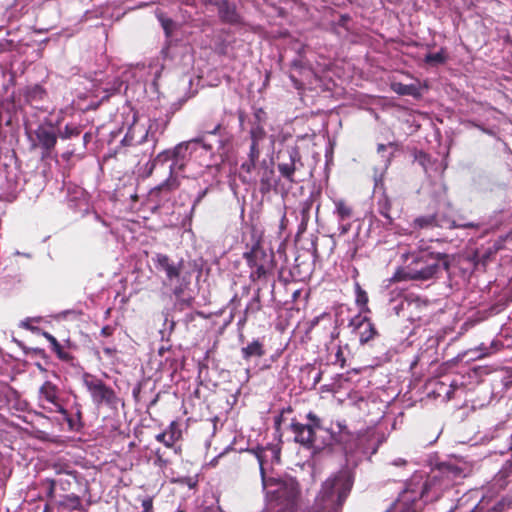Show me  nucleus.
I'll return each instance as SVG.
<instances>
[{"label":"nucleus","instance_id":"obj_7","mask_svg":"<svg viewBox=\"0 0 512 512\" xmlns=\"http://www.w3.org/2000/svg\"><path fill=\"white\" fill-rule=\"evenodd\" d=\"M83 384L89 392L92 402L96 406L105 405L109 408H116L119 398L114 389L108 386L102 379L91 373L83 374Z\"/></svg>","mask_w":512,"mask_h":512},{"label":"nucleus","instance_id":"obj_26","mask_svg":"<svg viewBox=\"0 0 512 512\" xmlns=\"http://www.w3.org/2000/svg\"><path fill=\"white\" fill-rule=\"evenodd\" d=\"M377 210L380 215L388 220V223L391 224L393 222V216L391 214L392 211V200L391 198L383 193L377 202Z\"/></svg>","mask_w":512,"mask_h":512},{"label":"nucleus","instance_id":"obj_31","mask_svg":"<svg viewBox=\"0 0 512 512\" xmlns=\"http://www.w3.org/2000/svg\"><path fill=\"white\" fill-rule=\"evenodd\" d=\"M500 245L495 243L493 247L488 248L483 253H476L475 259H476V265L481 264L482 266H486L487 263L491 260V257L494 256L497 251L500 249Z\"/></svg>","mask_w":512,"mask_h":512},{"label":"nucleus","instance_id":"obj_9","mask_svg":"<svg viewBox=\"0 0 512 512\" xmlns=\"http://www.w3.org/2000/svg\"><path fill=\"white\" fill-rule=\"evenodd\" d=\"M277 169L280 176L290 184H296L297 171L304 167L300 150L297 146H286L277 153Z\"/></svg>","mask_w":512,"mask_h":512},{"label":"nucleus","instance_id":"obj_24","mask_svg":"<svg viewBox=\"0 0 512 512\" xmlns=\"http://www.w3.org/2000/svg\"><path fill=\"white\" fill-rule=\"evenodd\" d=\"M260 146L258 143H250L248 159L241 164V170L247 174H251L256 168V164L260 157Z\"/></svg>","mask_w":512,"mask_h":512},{"label":"nucleus","instance_id":"obj_42","mask_svg":"<svg viewBox=\"0 0 512 512\" xmlns=\"http://www.w3.org/2000/svg\"><path fill=\"white\" fill-rule=\"evenodd\" d=\"M141 506L143 508V512H154L153 499L151 497L144 498L141 502Z\"/></svg>","mask_w":512,"mask_h":512},{"label":"nucleus","instance_id":"obj_15","mask_svg":"<svg viewBox=\"0 0 512 512\" xmlns=\"http://www.w3.org/2000/svg\"><path fill=\"white\" fill-rule=\"evenodd\" d=\"M38 398L40 402H46L55 407V411L66 414V409L60 404L59 388L51 381H45L39 388Z\"/></svg>","mask_w":512,"mask_h":512},{"label":"nucleus","instance_id":"obj_5","mask_svg":"<svg viewBox=\"0 0 512 512\" xmlns=\"http://www.w3.org/2000/svg\"><path fill=\"white\" fill-rule=\"evenodd\" d=\"M243 258L251 270L249 278L252 282L267 279L274 268V254L267 253L258 239L244 252Z\"/></svg>","mask_w":512,"mask_h":512},{"label":"nucleus","instance_id":"obj_32","mask_svg":"<svg viewBox=\"0 0 512 512\" xmlns=\"http://www.w3.org/2000/svg\"><path fill=\"white\" fill-rule=\"evenodd\" d=\"M261 300H260V289L257 290L255 296L251 299L245 309V318L246 320L248 314H255L261 310Z\"/></svg>","mask_w":512,"mask_h":512},{"label":"nucleus","instance_id":"obj_50","mask_svg":"<svg viewBox=\"0 0 512 512\" xmlns=\"http://www.w3.org/2000/svg\"><path fill=\"white\" fill-rule=\"evenodd\" d=\"M208 188H205L204 190H201L199 193H198V196L196 197V199L194 200V203H193V209L200 204V202L203 200V198L207 195L208 193Z\"/></svg>","mask_w":512,"mask_h":512},{"label":"nucleus","instance_id":"obj_45","mask_svg":"<svg viewBox=\"0 0 512 512\" xmlns=\"http://www.w3.org/2000/svg\"><path fill=\"white\" fill-rule=\"evenodd\" d=\"M114 331H115L114 327H112L110 325H106V326L102 327L100 334L103 337H110L113 335Z\"/></svg>","mask_w":512,"mask_h":512},{"label":"nucleus","instance_id":"obj_53","mask_svg":"<svg viewBox=\"0 0 512 512\" xmlns=\"http://www.w3.org/2000/svg\"><path fill=\"white\" fill-rule=\"evenodd\" d=\"M225 0H204L205 4L216 6L217 9L222 5Z\"/></svg>","mask_w":512,"mask_h":512},{"label":"nucleus","instance_id":"obj_22","mask_svg":"<svg viewBox=\"0 0 512 512\" xmlns=\"http://www.w3.org/2000/svg\"><path fill=\"white\" fill-rule=\"evenodd\" d=\"M260 192L265 194L268 193L273 186L274 170L269 167L266 161H263L260 169Z\"/></svg>","mask_w":512,"mask_h":512},{"label":"nucleus","instance_id":"obj_29","mask_svg":"<svg viewBox=\"0 0 512 512\" xmlns=\"http://www.w3.org/2000/svg\"><path fill=\"white\" fill-rule=\"evenodd\" d=\"M319 324H322L323 328H330L332 327V317L329 313H322L319 316L313 318L308 323V330L307 332H312Z\"/></svg>","mask_w":512,"mask_h":512},{"label":"nucleus","instance_id":"obj_23","mask_svg":"<svg viewBox=\"0 0 512 512\" xmlns=\"http://www.w3.org/2000/svg\"><path fill=\"white\" fill-rule=\"evenodd\" d=\"M436 226H437V219H436V216H434V213L429 214V215L418 216L410 224V227L412 228V232L431 230V229L436 228Z\"/></svg>","mask_w":512,"mask_h":512},{"label":"nucleus","instance_id":"obj_54","mask_svg":"<svg viewBox=\"0 0 512 512\" xmlns=\"http://www.w3.org/2000/svg\"><path fill=\"white\" fill-rule=\"evenodd\" d=\"M91 139H92L91 133L87 132L83 135L82 140H83L84 148H86V146L90 143Z\"/></svg>","mask_w":512,"mask_h":512},{"label":"nucleus","instance_id":"obj_59","mask_svg":"<svg viewBox=\"0 0 512 512\" xmlns=\"http://www.w3.org/2000/svg\"><path fill=\"white\" fill-rule=\"evenodd\" d=\"M491 346L495 347V351H497V350H499V346H502V344L492 341Z\"/></svg>","mask_w":512,"mask_h":512},{"label":"nucleus","instance_id":"obj_41","mask_svg":"<svg viewBox=\"0 0 512 512\" xmlns=\"http://www.w3.org/2000/svg\"><path fill=\"white\" fill-rule=\"evenodd\" d=\"M62 415L64 416V419L66 420L70 430L78 431L82 427V424L78 423L72 416H70L67 410L66 414Z\"/></svg>","mask_w":512,"mask_h":512},{"label":"nucleus","instance_id":"obj_11","mask_svg":"<svg viewBox=\"0 0 512 512\" xmlns=\"http://www.w3.org/2000/svg\"><path fill=\"white\" fill-rule=\"evenodd\" d=\"M350 326L354 333L358 336L361 345H365L378 336L375 324L370 318L361 314L356 315L350 321Z\"/></svg>","mask_w":512,"mask_h":512},{"label":"nucleus","instance_id":"obj_19","mask_svg":"<svg viewBox=\"0 0 512 512\" xmlns=\"http://www.w3.org/2000/svg\"><path fill=\"white\" fill-rule=\"evenodd\" d=\"M21 94L24 97V101L35 108H40L39 104L48 97L46 89L40 84L26 86Z\"/></svg>","mask_w":512,"mask_h":512},{"label":"nucleus","instance_id":"obj_64","mask_svg":"<svg viewBox=\"0 0 512 512\" xmlns=\"http://www.w3.org/2000/svg\"><path fill=\"white\" fill-rule=\"evenodd\" d=\"M23 326L26 328H30L26 323H23Z\"/></svg>","mask_w":512,"mask_h":512},{"label":"nucleus","instance_id":"obj_27","mask_svg":"<svg viewBox=\"0 0 512 512\" xmlns=\"http://www.w3.org/2000/svg\"><path fill=\"white\" fill-rule=\"evenodd\" d=\"M83 125L67 123L63 129L59 130V138L61 140H68L72 138L79 137L83 132Z\"/></svg>","mask_w":512,"mask_h":512},{"label":"nucleus","instance_id":"obj_55","mask_svg":"<svg viewBox=\"0 0 512 512\" xmlns=\"http://www.w3.org/2000/svg\"><path fill=\"white\" fill-rule=\"evenodd\" d=\"M75 150L71 149L65 153L62 154V158L65 160H69L74 155Z\"/></svg>","mask_w":512,"mask_h":512},{"label":"nucleus","instance_id":"obj_30","mask_svg":"<svg viewBox=\"0 0 512 512\" xmlns=\"http://www.w3.org/2000/svg\"><path fill=\"white\" fill-rule=\"evenodd\" d=\"M447 60L448 54L445 48H441L437 53H428L424 58V62L429 65H441Z\"/></svg>","mask_w":512,"mask_h":512},{"label":"nucleus","instance_id":"obj_34","mask_svg":"<svg viewBox=\"0 0 512 512\" xmlns=\"http://www.w3.org/2000/svg\"><path fill=\"white\" fill-rule=\"evenodd\" d=\"M182 293H183V287L181 285L176 286L173 290V294L177 298V305H179L181 310H183L185 308H189L193 304V298L192 297L181 298Z\"/></svg>","mask_w":512,"mask_h":512},{"label":"nucleus","instance_id":"obj_43","mask_svg":"<svg viewBox=\"0 0 512 512\" xmlns=\"http://www.w3.org/2000/svg\"><path fill=\"white\" fill-rule=\"evenodd\" d=\"M359 246L354 243L346 252V255L350 261L355 260L357 253H358Z\"/></svg>","mask_w":512,"mask_h":512},{"label":"nucleus","instance_id":"obj_3","mask_svg":"<svg viewBox=\"0 0 512 512\" xmlns=\"http://www.w3.org/2000/svg\"><path fill=\"white\" fill-rule=\"evenodd\" d=\"M405 265L398 268L392 280L400 281H427L432 279L442 268L447 271L450 268L449 256L441 252L420 250L403 254Z\"/></svg>","mask_w":512,"mask_h":512},{"label":"nucleus","instance_id":"obj_33","mask_svg":"<svg viewBox=\"0 0 512 512\" xmlns=\"http://www.w3.org/2000/svg\"><path fill=\"white\" fill-rule=\"evenodd\" d=\"M434 216H436V219H437L436 228H444V229H455L456 228V222L453 219H451V217L447 216L446 214L434 213Z\"/></svg>","mask_w":512,"mask_h":512},{"label":"nucleus","instance_id":"obj_39","mask_svg":"<svg viewBox=\"0 0 512 512\" xmlns=\"http://www.w3.org/2000/svg\"><path fill=\"white\" fill-rule=\"evenodd\" d=\"M168 464H169V460L164 458V455L160 449H156L154 465L159 468H165V467H167Z\"/></svg>","mask_w":512,"mask_h":512},{"label":"nucleus","instance_id":"obj_48","mask_svg":"<svg viewBox=\"0 0 512 512\" xmlns=\"http://www.w3.org/2000/svg\"><path fill=\"white\" fill-rule=\"evenodd\" d=\"M56 481H57V486H59L62 491L66 492L70 489L71 482L69 480L59 479Z\"/></svg>","mask_w":512,"mask_h":512},{"label":"nucleus","instance_id":"obj_60","mask_svg":"<svg viewBox=\"0 0 512 512\" xmlns=\"http://www.w3.org/2000/svg\"><path fill=\"white\" fill-rule=\"evenodd\" d=\"M310 209V205L309 204H306V207L303 208V213H307Z\"/></svg>","mask_w":512,"mask_h":512},{"label":"nucleus","instance_id":"obj_13","mask_svg":"<svg viewBox=\"0 0 512 512\" xmlns=\"http://www.w3.org/2000/svg\"><path fill=\"white\" fill-rule=\"evenodd\" d=\"M182 438L181 425L176 420L172 421L163 432L155 436L156 441L162 443L167 448L173 449L176 454L182 453L181 446H176V443L182 440Z\"/></svg>","mask_w":512,"mask_h":512},{"label":"nucleus","instance_id":"obj_17","mask_svg":"<svg viewBox=\"0 0 512 512\" xmlns=\"http://www.w3.org/2000/svg\"><path fill=\"white\" fill-rule=\"evenodd\" d=\"M218 16L221 22L229 25H243L244 21L242 16L237 10L235 3L225 0L218 9Z\"/></svg>","mask_w":512,"mask_h":512},{"label":"nucleus","instance_id":"obj_21","mask_svg":"<svg viewBox=\"0 0 512 512\" xmlns=\"http://www.w3.org/2000/svg\"><path fill=\"white\" fill-rule=\"evenodd\" d=\"M338 222H345L351 220L355 215L354 207L351 203L344 199H336L333 201Z\"/></svg>","mask_w":512,"mask_h":512},{"label":"nucleus","instance_id":"obj_57","mask_svg":"<svg viewBox=\"0 0 512 512\" xmlns=\"http://www.w3.org/2000/svg\"><path fill=\"white\" fill-rule=\"evenodd\" d=\"M386 147L387 146L385 144H378V146H377L378 153L384 152L386 150Z\"/></svg>","mask_w":512,"mask_h":512},{"label":"nucleus","instance_id":"obj_35","mask_svg":"<svg viewBox=\"0 0 512 512\" xmlns=\"http://www.w3.org/2000/svg\"><path fill=\"white\" fill-rule=\"evenodd\" d=\"M249 135L251 142L260 144V142L264 140L266 132L263 126L258 123L252 126Z\"/></svg>","mask_w":512,"mask_h":512},{"label":"nucleus","instance_id":"obj_18","mask_svg":"<svg viewBox=\"0 0 512 512\" xmlns=\"http://www.w3.org/2000/svg\"><path fill=\"white\" fill-rule=\"evenodd\" d=\"M55 505L58 512H88L80 496L73 493L63 495Z\"/></svg>","mask_w":512,"mask_h":512},{"label":"nucleus","instance_id":"obj_46","mask_svg":"<svg viewBox=\"0 0 512 512\" xmlns=\"http://www.w3.org/2000/svg\"><path fill=\"white\" fill-rule=\"evenodd\" d=\"M340 225H339V232H340V235H345L349 232V230L351 229V223L349 221H345V222H339Z\"/></svg>","mask_w":512,"mask_h":512},{"label":"nucleus","instance_id":"obj_16","mask_svg":"<svg viewBox=\"0 0 512 512\" xmlns=\"http://www.w3.org/2000/svg\"><path fill=\"white\" fill-rule=\"evenodd\" d=\"M399 308L407 312V316L411 321H421L425 316V314H422V310L427 309V302L417 296L408 295L401 301Z\"/></svg>","mask_w":512,"mask_h":512},{"label":"nucleus","instance_id":"obj_58","mask_svg":"<svg viewBox=\"0 0 512 512\" xmlns=\"http://www.w3.org/2000/svg\"><path fill=\"white\" fill-rule=\"evenodd\" d=\"M81 418H82V413H81V411H80V410H78V411H77V413H76V419H75V420H76L78 423H81Z\"/></svg>","mask_w":512,"mask_h":512},{"label":"nucleus","instance_id":"obj_8","mask_svg":"<svg viewBox=\"0 0 512 512\" xmlns=\"http://www.w3.org/2000/svg\"><path fill=\"white\" fill-rule=\"evenodd\" d=\"M307 423H300L296 418L291 420L289 429L294 435V442L305 447H314L316 441V431L323 428L322 419L314 412L310 411L306 415Z\"/></svg>","mask_w":512,"mask_h":512},{"label":"nucleus","instance_id":"obj_1","mask_svg":"<svg viewBox=\"0 0 512 512\" xmlns=\"http://www.w3.org/2000/svg\"><path fill=\"white\" fill-rule=\"evenodd\" d=\"M462 476L463 470L457 465L441 463L423 483L412 479L401 493L400 502L411 512H419L426 503L437 501Z\"/></svg>","mask_w":512,"mask_h":512},{"label":"nucleus","instance_id":"obj_63","mask_svg":"<svg viewBox=\"0 0 512 512\" xmlns=\"http://www.w3.org/2000/svg\"><path fill=\"white\" fill-rule=\"evenodd\" d=\"M314 254H317V247L314 246Z\"/></svg>","mask_w":512,"mask_h":512},{"label":"nucleus","instance_id":"obj_12","mask_svg":"<svg viewBox=\"0 0 512 512\" xmlns=\"http://www.w3.org/2000/svg\"><path fill=\"white\" fill-rule=\"evenodd\" d=\"M152 261L158 271L165 273L169 282L180 279L184 264L183 260H180L176 263L168 255L163 253H156L152 257Z\"/></svg>","mask_w":512,"mask_h":512},{"label":"nucleus","instance_id":"obj_10","mask_svg":"<svg viewBox=\"0 0 512 512\" xmlns=\"http://www.w3.org/2000/svg\"><path fill=\"white\" fill-rule=\"evenodd\" d=\"M34 135L36 138L34 147H39L42 150V159L50 157L56 147L58 139L53 124L51 122L40 124L35 129Z\"/></svg>","mask_w":512,"mask_h":512},{"label":"nucleus","instance_id":"obj_36","mask_svg":"<svg viewBox=\"0 0 512 512\" xmlns=\"http://www.w3.org/2000/svg\"><path fill=\"white\" fill-rule=\"evenodd\" d=\"M52 352H54L58 359L63 362L73 364V361L75 360V356L66 351L60 343L55 348H53Z\"/></svg>","mask_w":512,"mask_h":512},{"label":"nucleus","instance_id":"obj_14","mask_svg":"<svg viewBox=\"0 0 512 512\" xmlns=\"http://www.w3.org/2000/svg\"><path fill=\"white\" fill-rule=\"evenodd\" d=\"M200 129L202 135L194 138L192 142L202 144L206 149H211V146H207L203 143L204 135H221V131L223 130V121L216 119L212 112L207 113L201 120Z\"/></svg>","mask_w":512,"mask_h":512},{"label":"nucleus","instance_id":"obj_49","mask_svg":"<svg viewBox=\"0 0 512 512\" xmlns=\"http://www.w3.org/2000/svg\"><path fill=\"white\" fill-rule=\"evenodd\" d=\"M479 227H480V225L478 223H474V222H466V223H461V224L456 223V228L478 229Z\"/></svg>","mask_w":512,"mask_h":512},{"label":"nucleus","instance_id":"obj_51","mask_svg":"<svg viewBox=\"0 0 512 512\" xmlns=\"http://www.w3.org/2000/svg\"><path fill=\"white\" fill-rule=\"evenodd\" d=\"M103 352L107 357H115L117 354V349L115 347H104Z\"/></svg>","mask_w":512,"mask_h":512},{"label":"nucleus","instance_id":"obj_2","mask_svg":"<svg viewBox=\"0 0 512 512\" xmlns=\"http://www.w3.org/2000/svg\"><path fill=\"white\" fill-rule=\"evenodd\" d=\"M267 452L271 453V461L279 462L281 450L275 445H267L266 447H256L252 453L258 460L262 486L266 490V496L274 502L276 506L282 510L293 511L301 497V487L296 478L291 476L284 477H267L264 468L268 461Z\"/></svg>","mask_w":512,"mask_h":512},{"label":"nucleus","instance_id":"obj_47","mask_svg":"<svg viewBox=\"0 0 512 512\" xmlns=\"http://www.w3.org/2000/svg\"><path fill=\"white\" fill-rule=\"evenodd\" d=\"M162 27L167 35L171 34V28L173 26V21L171 19H162Z\"/></svg>","mask_w":512,"mask_h":512},{"label":"nucleus","instance_id":"obj_28","mask_svg":"<svg viewBox=\"0 0 512 512\" xmlns=\"http://www.w3.org/2000/svg\"><path fill=\"white\" fill-rule=\"evenodd\" d=\"M512 474V462L506 461L503 465L502 469L497 473L494 478V486L499 487V489H504L507 485V478Z\"/></svg>","mask_w":512,"mask_h":512},{"label":"nucleus","instance_id":"obj_40","mask_svg":"<svg viewBox=\"0 0 512 512\" xmlns=\"http://www.w3.org/2000/svg\"><path fill=\"white\" fill-rule=\"evenodd\" d=\"M158 129H159V122H158V120H156V119L150 120L148 128H147L146 133H145V139H147L148 136L151 135L153 140L157 141V139L155 137V133L158 131Z\"/></svg>","mask_w":512,"mask_h":512},{"label":"nucleus","instance_id":"obj_20","mask_svg":"<svg viewBox=\"0 0 512 512\" xmlns=\"http://www.w3.org/2000/svg\"><path fill=\"white\" fill-rule=\"evenodd\" d=\"M265 354L266 349L263 341L260 339H253L241 348V355L245 361H250L252 358H262Z\"/></svg>","mask_w":512,"mask_h":512},{"label":"nucleus","instance_id":"obj_52","mask_svg":"<svg viewBox=\"0 0 512 512\" xmlns=\"http://www.w3.org/2000/svg\"><path fill=\"white\" fill-rule=\"evenodd\" d=\"M282 421H283L282 414L276 416L274 419V427L277 432H280V430H281Z\"/></svg>","mask_w":512,"mask_h":512},{"label":"nucleus","instance_id":"obj_62","mask_svg":"<svg viewBox=\"0 0 512 512\" xmlns=\"http://www.w3.org/2000/svg\"><path fill=\"white\" fill-rule=\"evenodd\" d=\"M341 355H342V351H341V348H339V349H338V351H337L336 356H337V358H338V357H340Z\"/></svg>","mask_w":512,"mask_h":512},{"label":"nucleus","instance_id":"obj_61","mask_svg":"<svg viewBox=\"0 0 512 512\" xmlns=\"http://www.w3.org/2000/svg\"><path fill=\"white\" fill-rule=\"evenodd\" d=\"M157 401H158V395L155 397V399L152 400L150 405H155Z\"/></svg>","mask_w":512,"mask_h":512},{"label":"nucleus","instance_id":"obj_25","mask_svg":"<svg viewBox=\"0 0 512 512\" xmlns=\"http://www.w3.org/2000/svg\"><path fill=\"white\" fill-rule=\"evenodd\" d=\"M391 89L401 96H412L419 98L421 96L420 88L417 84H403L401 82L391 83Z\"/></svg>","mask_w":512,"mask_h":512},{"label":"nucleus","instance_id":"obj_44","mask_svg":"<svg viewBox=\"0 0 512 512\" xmlns=\"http://www.w3.org/2000/svg\"><path fill=\"white\" fill-rule=\"evenodd\" d=\"M43 336L50 343L51 350H53V348H55L57 345H59L58 340L49 332H44Z\"/></svg>","mask_w":512,"mask_h":512},{"label":"nucleus","instance_id":"obj_6","mask_svg":"<svg viewBox=\"0 0 512 512\" xmlns=\"http://www.w3.org/2000/svg\"><path fill=\"white\" fill-rule=\"evenodd\" d=\"M189 142H182L176 145L171 150H165L158 154L155 162H167L171 161L170 173L171 176L162 184L156 187L158 191H172L179 187V181L176 177H172L173 173L182 171L186 165V158L188 154Z\"/></svg>","mask_w":512,"mask_h":512},{"label":"nucleus","instance_id":"obj_38","mask_svg":"<svg viewBox=\"0 0 512 512\" xmlns=\"http://www.w3.org/2000/svg\"><path fill=\"white\" fill-rule=\"evenodd\" d=\"M43 485L46 486V495L49 499L54 498L57 487V481L54 479H45Z\"/></svg>","mask_w":512,"mask_h":512},{"label":"nucleus","instance_id":"obj_4","mask_svg":"<svg viewBox=\"0 0 512 512\" xmlns=\"http://www.w3.org/2000/svg\"><path fill=\"white\" fill-rule=\"evenodd\" d=\"M355 482V473L344 467L322 482L314 502V512H342Z\"/></svg>","mask_w":512,"mask_h":512},{"label":"nucleus","instance_id":"obj_37","mask_svg":"<svg viewBox=\"0 0 512 512\" xmlns=\"http://www.w3.org/2000/svg\"><path fill=\"white\" fill-rule=\"evenodd\" d=\"M355 291H356V304L360 307H366L368 303V294L367 292L362 289L359 283H356L355 285Z\"/></svg>","mask_w":512,"mask_h":512},{"label":"nucleus","instance_id":"obj_56","mask_svg":"<svg viewBox=\"0 0 512 512\" xmlns=\"http://www.w3.org/2000/svg\"><path fill=\"white\" fill-rule=\"evenodd\" d=\"M139 394H140V388H134L133 389V397L136 401H138V397H139Z\"/></svg>","mask_w":512,"mask_h":512}]
</instances>
